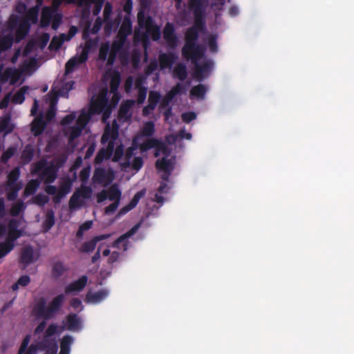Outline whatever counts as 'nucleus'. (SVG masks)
Here are the masks:
<instances>
[{
	"instance_id": "39",
	"label": "nucleus",
	"mask_w": 354,
	"mask_h": 354,
	"mask_svg": "<svg viewBox=\"0 0 354 354\" xmlns=\"http://www.w3.org/2000/svg\"><path fill=\"white\" fill-rule=\"evenodd\" d=\"M92 115L88 111V112L82 111L78 116L76 120V125L84 129L86 124L91 120Z\"/></svg>"
},
{
	"instance_id": "58",
	"label": "nucleus",
	"mask_w": 354,
	"mask_h": 354,
	"mask_svg": "<svg viewBox=\"0 0 354 354\" xmlns=\"http://www.w3.org/2000/svg\"><path fill=\"white\" fill-rule=\"evenodd\" d=\"M126 41L127 39H125L116 37V39L113 41L111 48L114 50V51L120 52L123 48Z\"/></svg>"
},
{
	"instance_id": "8",
	"label": "nucleus",
	"mask_w": 354,
	"mask_h": 354,
	"mask_svg": "<svg viewBox=\"0 0 354 354\" xmlns=\"http://www.w3.org/2000/svg\"><path fill=\"white\" fill-rule=\"evenodd\" d=\"M157 149V151H162L163 153H166L167 147L160 140L149 137L142 144H139V149L141 152H146L151 149Z\"/></svg>"
},
{
	"instance_id": "50",
	"label": "nucleus",
	"mask_w": 354,
	"mask_h": 354,
	"mask_svg": "<svg viewBox=\"0 0 354 354\" xmlns=\"http://www.w3.org/2000/svg\"><path fill=\"white\" fill-rule=\"evenodd\" d=\"M71 187H72V182L71 181L70 179L68 178V179L63 180L60 183L59 187L58 189V192L60 193H62V195L66 196L71 192Z\"/></svg>"
},
{
	"instance_id": "12",
	"label": "nucleus",
	"mask_w": 354,
	"mask_h": 354,
	"mask_svg": "<svg viewBox=\"0 0 354 354\" xmlns=\"http://www.w3.org/2000/svg\"><path fill=\"white\" fill-rule=\"evenodd\" d=\"M65 326L68 330L78 331L82 328L81 318L75 313H69L66 317Z\"/></svg>"
},
{
	"instance_id": "28",
	"label": "nucleus",
	"mask_w": 354,
	"mask_h": 354,
	"mask_svg": "<svg viewBox=\"0 0 354 354\" xmlns=\"http://www.w3.org/2000/svg\"><path fill=\"white\" fill-rule=\"evenodd\" d=\"M67 270L68 268H66L62 262L59 261H56L53 263L52 267L53 277L57 279L62 276Z\"/></svg>"
},
{
	"instance_id": "30",
	"label": "nucleus",
	"mask_w": 354,
	"mask_h": 354,
	"mask_svg": "<svg viewBox=\"0 0 354 354\" xmlns=\"http://www.w3.org/2000/svg\"><path fill=\"white\" fill-rule=\"evenodd\" d=\"M41 184V180L38 178L30 180L26 185L24 194L25 196L33 195Z\"/></svg>"
},
{
	"instance_id": "48",
	"label": "nucleus",
	"mask_w": 354,
	"mask_h": 354,
	"mask_svg": "<svg viewBox=\"0 0 354 354\" xmlns=\"http://www.w3.org/2000/svg\"><path fill=\"white\" fill-rule=\"evenodd\" d=\"M110 50V45L108 42L102 44L100 49H99V55L98 57L100 60L104 62L106 60L109 53Z\"/></svg>"
},
{
	"instance_id": "60",
	"label": "nucleus",
	"mask_w": 354,
	"mask_h": 354,
	"mask_svg": "<svg viewBox=\"0 0 354 354\" xmlns=\"http://www.w3.org/2000/svg\"><path fill=\"white\" fill-rule=\"evenodd\" d=\"M10 118H5L0 120V132L5 131L6 133H10L12 128L9 127Z\"/></svg>"
},
{
	"instance_id": "35",
	"label": "nucleus",
	"mask_w": 354,
	"mask_h": 354,
	"mask_svg": "<svg viewBox=\"0 0 354 354\" xmlns=\"http://www.w3.org/2000/svg\"><path fill=\"white\" fill-rule=\"evenodd\" d=\"M189 9L192 11H196L198 9L201 13L205 14L206 6L204 0H189L188 1Z\"/></svg>"
},
{
	"instance_id": "45",
	"label": "nucleus",
	"mask_w": 354,
	"mask_h": 354,
	"mask_svg": "<svg viewBox=\"0 0 354 354\" xmlns=\"http://www.w3.org/2000/svg\"><path fill=\"white\" fill-rule=\"evenodd\" d=\"M20 176V171L18 167L14 168L8 175L7 185L9 187L15 185Z\"/></svg>"
},
{
	"instance_id": "27",
	"label": "nucleus",
	"mask_w": 354,
	"mask_h": 354,
	"mask_svg": "<svg viewBox=\"0 0 354 354\" xmlns=\"http://www.w3.org/2000/svg\"><path fill=\"white\" fill-rule=\"evenodd\" d=\"M155 131L154 122L152 121H148L144 124L140 134H138L137 136H140V138L141 137L149 138L154 134Z\"/></svg>"
},
{
	"instance_id": "34",
	"label": "nucleus",
	"mask_w": 354,
	"mask_h": 354,
	"mask_svg": "<svg viewBox=\"0 0 354 354\" xmlns=\"http://www.w3.org/2000/svg\"><path fill=\"white\" fill-rule=\"evenodd\" d=\"M174 75L180 81L185 80L187 76L186 66L181 63L178 64L174 68Z\"/></svg>"
},
{
	"instance_id": "22",
	"label": "nucleus",
	"mask_w": 354,
	"mask_h": 354,
	"mask_svg": "<svg viewBox=\"0 0 354 354\" xmlns=\"http://www.w3.org/2000/svg\"><path fill=\"white\" fill-rule=\"evenodd\" d=\"M34 261V250L31 246H27L22 249L20 263L25 266L32 263Z\"/></svg>"
},
{
	"instance_id": "62",
	"label": "nucleus",
	"mask_w": 354,
	"mask_h": 354,
	"mask_svg": "<svg viewBox=\"0 0 354 354\" xmlns=\"http://www.w3.org/2000/svg\"><path fill=\"white\" fill-rule=\"evenodd\" d=\"M174 97L169 92L164 96L160 104V109H165L169 106L170 102L173 100Z\"/></svg>"
},
{
	"instance_id": "41",
	"label": "nucleus",
	"mask_w": 354,
	"mask_h": 354,
	"mask_svg": "<svg viewBox=\"0 0 354 354\" xmlns=\"http://www.w3.org/2000/svg\"><path fill=\"white\" fill-rule=\"evenodd\" d=\"M55 225V214L54 212L50 209L46 213V218L44 222V228L46 232L50 230Z\"/></svg>"
},
{
	"instance_id": "6",
	"label": "nucleus",
	"mask_w": 354,
	"mask_h": 354,
	"mask_svg": "<svg viewBox=\"0 0 354 354\" xmlns=\"http://www.w3.org/2000/svg\"><path fill=\"white\" fill-rule=\"evenodd\" d=\"M162 34L169 48L176 49L178 46V38L175 32L174 25L172 23L167 22L163 28Z\"/></svg>"
},
{
	"instance_id": "23",
	"label": "nucleus",
	"mask_w": 354,
	"mask_h": 354,
	"mask_svg": "<svg viewBox=\"0 0 354 354\" xmlns=\"http://www.w3.org/2000/svg\"><path fill=\"white\" fill-rule=\"evenodd\" d=\"M57 326L55 324H50L44 333L43 339L39 342H50L56 341L54 335L57 333Z\"/></svg>"
},
{
	"instance_id": "55",
	"label": "nucleus",
	"mask_w": 354,
	"mask_h": 354,
	"mask_svg": "<svg viewBox=\"0 0 354 354\" xmlns=\"http://www.w3.org/2000/svg\"><path fill=\"white\" fill-rule=\"evenodd\" d=\"M76 192L78 193L80 197L88 199L90 198L92 194V189L88 186H82L80 189L76 190Z\"/></svg>"
},
{
	"instance_id": "64",
	"label": "nucleus",
	"mask_w": 354,
	"mask_h": 354,
	"mask_svg": "<svg viewBox=\"0 0 354 354\" xmlns=\"http://www.w3.org/2000/svg\"><path fill=\"white\" fill-rule=\"evenodd\" d=\"M62 44H63V39H61L58 38L57 37L55 36L53 37V39L50 43L49 48L50 50H53V49L57 50L62 46Z\"/></svg>"
},
{
	"instance_id": "24",
	"label": "nucleus",
	"mask_w": 354,
	"mask_h": 354,
	"mask_svg": "<svg viewBox=\"0 0 354 354\" xmlns=\"http://www.w3.org/2000/svg\"><path fill=\"white\" fill-rule=\"evenodd\" d=\"M174 163L171 159H167L166 157H162L156 162V167L157 169L163 171L171 172L174 169Z\"/></svg>"
},
{
	"instance_id": "54",
	"label": "nucleus",
	"mask_w": 354,
	"mask_h": 354,
	"mask_svg": "<svg viewBox=\"0 0 354 354\" xmlns=\"http://www.w3.org/2000/svg\"><path fill=\"white\" fill-rule=\"evenodd\" d=\"M80 197L78 193L76 192V191H75L73 194V195L71 196V197L69 200L68 205H69L70 209H75V208L81 206L82 203L80 201Z\"/></svg>"
},
{
	"instance_id": "20",
	"label": "nucleus",
	"mask_w": 354,
	"mask_h": 354,
	"mask_svg": "<svg viewBox=\"0 0 354 354\" xmlns=\"http://www.w3.org/2000/svg\"><path fill=\"white\" fill-rule=\"evenodd\" d=\"M109 295V292L105 289L100 290L95 292H88L86 295V301L91 303H100L105 299Z\"/></svg>"
},
{
	"instance_id": "4",
	"label": "nucleus",
	"mask_w": 354,
	"mask_h": 354,
	"mask_svg": "<svg viewBox=\"0 0 354 354\" xmlns=\"http://www.w3.org/2000/svg\"><path fill=\"white\" fill-rule=\"evenodd\" d=\"M113 178L114 174L112 170L107 171L104 168L97 167L94 170L92 180L94 183L106 186L113 180Z\"/></svg>"
},
{
	"instance_id": "51",
	"label": "nucleus",
	"mask_w": 354,
	"mask_h": 354,
	"mask_svg": "<svg viewBox=\"0 0 354 354\" xmlns=\"http://www.w3.org/2000/svg\"><path fill=\"white\" fill-rule=\"evenodd\" d=\"M33 203L44 207L49 201V197L43 194H38L32 198Z\"/></svg>"
},
{
	"instance_id": "46",
	"label": "nucleus",
	"mask_w": 354,
	"mask_h": 354,
	"mask_svg": "<svg viewBox=\"0 0 354 354\" xmlns=\"http://www.w3.org/2000/svg\"><path fill=\"white\" fill-rule=\"evenodd\" d=\"M30 282V278L28 275H23L19 278L16 283H13L12 286V289L14 291H16L19 289V286L26 287Z\"/></svg>"
},
{
	"instance_id": "61",
	"label": "nucleus",
	"mask_w": 354,
	"mask_h": 354,
	"mask_svg": "<svg viewBox=\"0 0 354 354\" xmlns=\"http://www.w3.org/2000/svg\"><path fill=\"white\" fill-rule=\"evenodd\" d=\"M145 194V189H142V190H140V191L138 192L133 196V197L131 199V201L129 202V204L130 205V206H131V207L134 208L138 205V203H139V201L141 199V198L144 196Z\"/></svg>"
},
{
	"instance_id": "31",
	"label": "nucleus",
	"mask_w": 354,
	"mask_h": 354,
	"mask_svg": "<svg viewBox=\"0 0 354 354\" xmlns=\"http://www.w3.org/2000/svg\"><path fill=\"white\" fill-rule=\"evenodd\" d=\"M35 154V149L33 147L28 144L26 145L22 151L21 158L24 164L29 163L33 158Z\"/></svg>"
},
{
	"instance_id": "3",
	"label": "nucleus",
	"mask_w": 354,
	"mask_h": 354,
	"mask_svg": "<svg viewBox=\"0 0 354 354\" xmlns=\"http://www.w3.org/2000/svg\"><path fill=\"white\" fill-rule=\"evenodd\" d=\"M194 17V24L188 28L185 33V44L182 48V53L186 49L192 48L196 44L198 39V32L205 28V14L201 13L198 9L192 11Z\"/></svg>"
},
{
	"instance_id": "10",
	"label": "nucleus",
	"mask_w": 354,
	"mask_h": 354,
	"mask_svg": "<svg viewBox=\"0 0 354 354\" xmlns=\"http://www.w3.org/2000/svg\"><path fill=\"white\" fill-rule=\"evenodd\" d=\"M178 59V56L174 52L161 53L159 55V64L162 70L171 68Z\"/></svg>"
},
{
	"instance_id": "2",
	"label": "nucleus",
	"mask_w": 354,
	"mask_h": 354,
	"mask_svg": "<svg viewBox=\"0 0 354 354\" xmlns=\"http://www.w3.org/2000/svg\"><path fill=\"white\" fill-rule=\"evenodd\" d=\"M31 335H26L19 346L18 354H37V351H45L44 354H57L58 346L57 341H50V342H37L31 344L29 346Z\"/></svg>"
},
{
	"instance_id": "33",
	"label": "nucleus",
	"mask_w": 354,
	"mask_h": 354,
	"mask_svg": "<svg viewBox=\"0 0 354 354\" xmlns=\"http://www.w3.org/2000/svg\"><path fill=\"white\" fill-rule=\"evenodd\" d=\"M121 81V76L119 72L114 71L111 76L110 91L115 93L118 91Z\"/></svg>"
},
{
	"instance_id": "15",
	"label": "nucleus",
	"mask_w": 354,
	"mask_h": 354,
	"mask_svg": "<svg viewBox=\"0 0 354 354\" xmlns=\"http://www.w3.org/2000/svg\"><path fill=\"white\" fill-rule=\"evenodd\" d=\"M57 177V169L53 165L46 166L40 174V178L44 183H53Z\"/></svg>"
},
{
	"instance_id": "49",
	"label": "nucleus",
	"mask_w": 354,
	"mask_h": 354,
	"mask_svg": "<svg viewBox=\"0 0 354 354\" xmlns=\"http://www.w3.org/2000/svg\"><path fill=\"white\" fill-rule=\"evenodd\" d=\"M207 45L210 53H216L218 52L217 36L216 35H211L208 37Z\"/></svg>"
},
{
	"instance_id": "42",
	"label": "nucleus",
	"mask_w": 354,
	"mask_h": 354,
	"mask_svg": "<svg viewBox=\"0 0 354 354\" xmlns=\"http://www.w3.org/2000/svg\"><path fill=\"white\" fill-rule=\"evenodd\" d=\"M26 209V205L22 201H19L12 204L10 209V214L12 216H17L19 214L24 212Z\"/></svg>"
},
{
	"instance_id": "43",
	"label": "nucleus",
	"mask_w": 354,
	"mask_h": 354,
	"mask_svg": "<svg viewBox=\"0 0 354 354\" xmlns=\"http://www.w3.org/2000/svg\"><path fill=\"white\" fill-rule=\"evenodd\" d=\"M161 98V95L159 92L155 91H151L149 93L148 104L149 107L156 109L158 103Z\"/></svg>"
},
{
	"instance_id": "44",
	"label": "nucleus",
	"mask_w": 354,
	"mask_h": 354,
	"mask_svg": "<svg viewBox=\"0 0 354 354\" xmlns=\"http://www.w3.org/2000/svg\"><path fill=\"white\" fill-rule=\"evenodd\" d=\"M15 244L11 241L6 240L0 243V259L5 257L14 248Z\"/></svg>"
},
{
	"instance_id": "63",
	"label": "nucleus",
	"mask_w": 354,
	"mask_h": 354,
	"mask_svg": "<svg viewBox=\"0 0 354 354\" xmlns=\"http://www.w3.org/2000/svg\"><path fill=\"white\" fill-rule=\"evenodd\" d=\"M182 120L185 123H189L196 118V114L193 111L183 113L181 115Z\"/></svg>"
},
{
	"instance_id": "47",
	"label": "nucleus",
	"mask_w": 354,
	"mask_h": 354,
	"mask_svg": "<svg viewBox=\"0 0 354 354\" xmlns=\"http://www.w3.org/2000/svg\"><path fill=\"white\" fill-rule=\"evenodd\" d=\"M96 244L97 243H95L93 239L88 241H86L82 244L80 248V252L82 253L91 252L95 250Z\"/></svg>"
},
{
	"instance_id": "7",
	"label": "nucleus",
	"mask_w": 354,
	"mask_h": 354,
	"mask_svg": "<svg viewBox=\"0 0 354 354\" xmlns=\"http://www.w3.org/2000/svg\"><path fill=\"white\" fill-rule=\"evenodd\" d=\"M88 59V51L83 50L80 56H75L71 58L65 64V75L72 73L80 64L86 62Z\"/></svg>"
},
{
	"instance_id": "25",
	"label": "nucleus",
	"mask_w": 354,
	"mask_h": 354,
	"mask_svg": "<svg viewBox=\"0 0 354 354\" xmlns=\"http://www.w3.org/2000/svg\"><path fill=\"white\" fill-rule=\"evenodd\" d=\"M145 26L148 32L151 33L153 41H158L160 38V30L158 26H152V19L148 17L145 20Z\"/></svg>"
},
{
	"instance_id": "16",
	"label": "nucleus",
	"mask_w": 354,
	"mask_h": 354,
	"mask_svg": "<svg viewBox=\"0 0 354 354\" xmlns=\"http://www.w3.org/2000/svg\"><path fill=\"white\" fill-rule=\"evenodd\" d=\"M108 100L106 96L97 97L95 100L91 102L88 111L93 115L94 114L101 113L107 105Z\"/></svg>"
},
{
	"instance_id": "17",
	"label": "nucleus",
	"mask_w": 354,
	"mask_h": 354,
	"mask_svg": "<svg viewBox=\"0 0 354 354\" xmlns=\"http://www.w3.org/2000/svg\"><path fill=\"white\" fill-rule=\"evenodd\" d=\"M46 122L42 115L35 118L31 123V132L37 137L42 134L46 127Z\"/></svg>"
},
{
	"instance_id": "56",
	"label": "nucleus",
	"mask_w": 354,
	"mask_h": 354,
	"mask_svg": "<svg viewBox=\"0 0 354 354\" xmlns=\"http://www.w3.org/2000/svg\"><path fill=\"white\" fill-rule=\"evenodd\" d=\"M84 129H82V127L75 125L71 127L70 131H69V140L72 141L74 139L78 138Z\"/></svg>"
},
{
	"instance_id": "52",
	"label": "nucleus",
	"mask_w": 354,
	"mask_h": 354,
	"mask_svg": "<svg viewBox=\"0 0 354 354\" xmlns=\"http://www.w3.org/2000/svg\"><path fill=\"white\" fill-rule=\"evenodd\" d=\"M17 151V148L15 147H10L5 151L1 157V160L3 163H6L10 158H12Z\"/></svg>"
},
{
	"instance_id": "53",
	"label": "nucleus",
	"mask_w": 354,
	"mask_h": 354,
	"mask_svg": "<svg viewBox=\"0 0 354 354\" xmlns=\"http://www.w3.org/2000/svg\"><path fill=\"white\" fill-rule=\"evenodd\" d=\"M13 39L11 36H6L0 39V48L2 51L8 50L12 47Z\"/></svg>"
},
{
	"instance_id": "36",
	"label": "nucleus",
	"mask_w": 354,
	"mask_h": 354,
	"mask_svg": "<svg viewBox=\"0 0 354 354\" xmlns=\"http://www.w3.org/2000/svg\"><path fill=\"white\" fill-rule=\"evenodd\" d=\"M106 192L109 200L120 203L121 192L116 185H111Z\"/></svg>"
},
{
	"instance_id": "19",
	"label": "nucleus",
	"mask_w": 354,
	"mask_h": 354,
	"mask_svg": "<svg viewBox=\"0 0 354 354\" xmlns=\"http://www.w3.org/2000/svg\"><path fill=\"white\" fill-rule=\"evenodd\" d=\"M114 144L113 141H109L106 149H101L95 157V162L100 163L104 160L109 159L113 153Z\"/></svg>"
},
{
	"instance_id": "57",
	"label": "nucleus",
	"mask_w": 354,
	"mask_h": 354,
	"mask_svg": "<svg viewBox=\"0 0 354 354\" xmlns=\"http://www.w3.org/2000/svg\"><path fill=\"white\" fill-rule=\"evenodd\" d=\"M113 156L112 160L115 162H118L124 155V146L122 144L118 145L113 150Z\"/></svg>"
},
{
	"instance_id": "9",
	"label": "nucleus",
	"mask_w": 354,
	"mask_h": 354,
	"mask_svg": "<svg viewBox=\"0 0 354 354\" xmlns=\"http://www.w3.org/2000/svg\"><path fill=\"white\" fill-rule=\"evenodd\" d=\"M141 226V222L138 223L133 226L129 231L119 236L113 243V246L120 248V244H123V249L126 250L128 246L127 239L134 235Z\"/></svg>"
},
{
	"instance_id": "26",
	"label": "nucleus",
	"mask_w": 354,
	"mask_h": 354,
	"mask_svg": "<svg viewBox=\"0 0 354 354\" xmlns=\"http://www.w3.org/2000/svg\"><path fill=\"white\" fill-rule=\"evenodd\" d=\"M73 342V338L71 335H64L60 343V351L59 354H70L71 346Z\"/></svg>"
},
{
	"instance_id": "14",
	"label": "nucleus",
	"mask_w": 354,
	"mask_h": 354,
	"mask_svg": "<svg viewBox=\"0 0 354 354\" xmlns=\"http://www.w3.org/2000/svg\"><path fill=\"white\" fill-rule=\"evenodd\" d=\"M118 128L116 122L113 124L111 128L106 127L102 136V142L105 143L109 142V141H113L115 145V141L118 139L119 136Z\"/></svg>"
},
{
	"instance_id": "59",
	"label": "nucleus",
	"mask_w": 354,
	"mask_h": 354,
	"mask_svg": "<svg viewBox=\"0 0 354 354\" xmlns=\"http://www.w3.org/2000/svg\"><path fill=\"white\" fill-rule=\"evenodd\" d=\"M52 24L51 27L53 30H56L59 26H60L62 21V15L60 13H55L53 14L52 17Z\"/></svg>"
},
{
	"instance_id": "1",
	"label": "nucleus",
	"mask_w": 354,
	"mask_h": 354,
	"mask_svg": "<svg viewBox=\"0 0 354 354\" xmlns=\"http://www.w3.org/2000/svg\"><path fill=\"white\" fill-rule=\"evenodd\" d=\"M65 299L64 294H59L52 299L48 306L44 297H41L36 301L32 307V314L35 319H42V321L35 328V335H39L44 331L46 321L53 319L59 312Z\"/></svg>"
},
{
	"instance_id": "18",
	"label": "nucleus",
	"mask_w": 354,
	"mask_h": 354,
	"mask_svg": "<svg viewBox=\"0 0 354 354\" xmlns=\"http://www.w3.org/2000/svg\"><path fill=\"white\" fill-rule=\"evenodd\" d=\"M132 33V22L129 16L124 17L120 28L117 34V37H122L127 39V37Z\"/></svg>"
},
{
	"instance_id": "11",
	"label": "nucleus",
	"mask_w": 354,
	"mask_h": 354,
	"mask_svg": "<svg viewBox=\"0 0 354 354\" xmlns=\"http://www.w3.org/2000/svg\"><path fill=\"white\" fill-rule=\"evenodd\" d=\"M134 103L135 102L133 100H127L122 102L118 110V118L120 120L125 121L131 120L132 115L131 109L134 105Z\"/></svg>"
},
{
	"instance_id": "29",
	"label": "nucleus",
	"mask_w": 354,
	"mask_h": 354,
	"mask_svg": "<svg viewBox=\"0 0 354 354\" xmlns=\"http://www.w3.org/2000/svg\"><path fill=\"white\" fill-rule=\"evenodd\" d=\"M140 136H135L132 140L131 145L128 147L124 153V159L131 160L135 154V151L139 149Z\"/></svg>"
},
{
	"instance_id": "32",
	"label": "nucleus",
	"mask_w": 354,
	"mask_h": 354,
	"mask_svg": "<svg viewBox=\"0 0 354 354\" xmlns=\"http://www.w3.org/2000/svg\"><path fill=\"white\" fill-rule=\"evenodd\" d=\"M207 92V87L202 84L194 86L190 90V97H195L198 99H203Z\"/></svg>"
},
{
	"instance_id": "21",
	"label": "nucleus",
	"mask_w": 354,
	"mask_h": 354,
	"mask_svg": "<svg viewBox=\"0 0 354 354\" xmlns=\"http://www.w3.org/2000/svg\"><path fill=\"white\" fill-rule=\"evenodd\" d=\"M196 69L194 71V77L199 80H202L203 78V73L210 71L213 66V62L212 60H206L202 65H199L198 63L194 64Z\"/></svg>"
},
{
	"instance_id": "5",
	"label": "nucleus",
	"mask_w": 354,
	"mask_h": 354,
	"mask_svg": "<svg viewBox=\"0 0 354 354\" xmlns=\"http://www.w3.org/2000/svg\"><path fill=\"white\" fill-rule=\"evenodd\" d=\"M205 53V47L196 43L192 48L186 49L185 52L182 53V55L187 60H191L192 64H196L204 57Z\"/></svg>"
},
{
	"instance_id": "40",
	"label": "nucleus",
	"mask_w": 354,
	"mask_h": 354,
	"mask_svg": "<svg viewBox=\"0 0 354 354\" xmlns=\"http://www.w3.org/2000/svg\"><path fill=\"white\" fill-rule=\"evenodd\" d=\"M30 25L27 21H24L20 24L18 29L16 31L17 41H19L24 39L28 32Z\"/></svg>"
},
{
	"instance_id": "37",
	"label": "nucleus",
	"mask_w": 354,
	"mask_h": 354,
	"mask_svg": "<svg viewBox=\"0 0 354 354\" xmlns=\"http://www.w3.org/2000/svg\"><path fill=\"white\" fill-rule=\"evenodd\" d=\"M53 12L50 8L45 7L43 9L41 15V26L42 27H45L49 25L53 17Z\"/></svg>"
},
{
	"instance_id": "13",
	"label": "nucleus",
	"mask_w": 354,
	"mask_h": 354,
	"mask_svg": "<svg viewBox=\"0 0 354 354\" xmlns=\"http://www.w3.org/2000/svg\"><path fill=\"white\" fill-rule=\"evenodd\" d=\"M88 282V277L86 275L80 277L77 280L74 281L69 283L65 288V293L69 294L73 292H80L86 286Z\"/></svg>"
},
{
	"instance_id": "38",
	"label": "nucleus",
	"mask_w": 354,
	"mask_h": 354,
	"mask_svg": "<svg viewBox=\"0 0 354 354\" xmlns=\"http://www.w3.org/2000/svg\"><path fill=\"white\" fill-rule=\"evenodd\" d=\"M28 89V87L24 86L19 88L12 96V102L15 104H21L25 100V95Z\"/></svg>"
}]
</instances>
